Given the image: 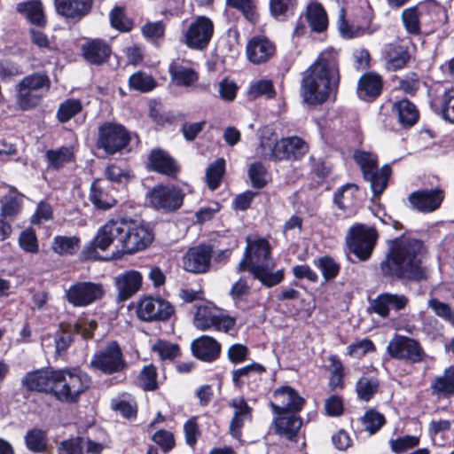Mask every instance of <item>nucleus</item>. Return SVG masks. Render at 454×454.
<instances>
[{"label":"nucleus","instance_id":"obj_1","mask_svg":"<svg viewBox=\"0 0 454 454\" xmlns=\"http://www.w3.org/2000/svg\"><path fill=\"white\" fill-rule=\"evenodd\" d=\"M21 383L30 391L51 392L57 400L71 403L89 388L91 380L78 368L59 371L48 368L27 372Z\"/></svg>","mask_w":454,"mask_h":454},{"label":"nucleus","instance_id":"obj_2","mask_svg":"<svg viewBox=\"0 0 454 454\" xmlns=\"http://www.w3.org/2000/svg\"><path fill=\"white\" fill-rule=\"evenodd\" d=\"M340 73L336 53L322 52L308 69L301 84V97L309 106L322 105L331 94H336Z\"/></svg>","mask_w":454,"mask_h":454},{"label":"nucleus","instance_id":"obj_3","mask_svg":"<svg viewBox=\"0 0 454 454\" xmlns=\"http://www.w3.org/2000/svg\"><path fill=\"white\" fill-rule=\"evenodd\" d=\"M424 244L419 239L400 237L391 241L387 258L381 262L380 270L384 276L400 279L421 280L425 271L421 266Z\"/></svg>","mask_w":454,"mask_h":454},{"label":"nucleus","instance_id":"obj_4","mask_svg":"<svg viewBox=\"0 0 454 454\" xmlns=\"http://www.w3.org/2000/svg\"><path fill=\"white\" fill-rule=\"evenodd\" d=\"M275 267L270 256V246L264 239H247L244 258L238 265V270H249L254 278L264 286L272 287L284 278V270L272 272Z\"/></svg>","mask_w":454,"mask_h":454},{"label":"nucleus","instance_id":"obj_5","mask_svg":"<svg viewBox=\"0 0 454 454\" xmlns=\"http://www.w3.org/2000/svg\"><path fill=\"white\" fill-rule=\"evenodd\" d=\"M51 85V79L44 72H35L24 76L14 88L15 108L23 112L36 108L49 92Z\"/></svg>","mask_w":454,"mask_h":454},{"label":"nucleus","instance_id":"obj_6","mask_svg":"<svg viewBox=\"0 0 454 454\" xmlns=\"http://www.w3.org/2000/svg\"><path fill=\"white\" fill-rule=\"evenodd\" d=\"M260 150L259 153L265 159L273 160H298L307 153L309 146L299 137H284L278 141L271 134L261 137Z\"/></svg>","mask_w":454,"mask_h":454},{"label":"nucleus","instance_id":"obj_7","mask_svg":"<svg viewBox=\"0 0 454 454\" xmlns=\"http://www.w3.org/2000/svg\"><path fill=\"white\" fill-rule=\"evenodd\" d=\"M355 160L360 166L365 180L370 183L371 189L375 196L380 195L387 185L391 168L389 165H384L378 168L377 156L365 152L356 153Z\"/></svg>","mask_w":454,"mask_h":454},{"label":"nucleus","instance_id":"obj_8","mask_svg":"<svg viewBox=\"0 0 454 454\" xmlns=\"http://www.w3.org/2000/svg\"><path fill=\"white\" fill-rule=\"evenodd\" d=\"M125 222L121 220H110L98 231L93 239L95 249L110 251L111 258H117L123 254Z\"/></svg>","mask_w":454,"mask_h":454},{"label":"nucleus","instance_id":"obj_9","mask_svg":"<svg viewBox=\"0 0 454 454\" xmlns=\"http://www.w3.org/2000/svg\"><path fill=\"white\" fill-rule=\"evenodd\" d=\"M129 132L121 124L106 121L98 129L96 146L108 155L124 150L130 143Z\"/></svg>","mask_w":454,"mask_h":454},{"label":"nucleus","instance_id":"obj_10","mask_svg":"<svg viewBox=\"0 0 454 454\" xmlns=\"http://www.w3.org/2000/svg\"><path fill=\"white\" fill-rule=\"evenodd\" d=\"M90 367L106 375H112L124 371L127 363L120 345L113 340L94 353L90 362Z\"/></svg>","mask_w":454,"mask_h":454},{"label":"nucleus","instance_id":"obj_11","mask_svg":"<svg viewBox=\"0 0 454 454\" xmlns=\"http://www.w3.org/2000/svg\"><path fill=\"white\" fill-rule=\"evenodd\" d=\"M377 239V231L364 224H356L351 227L346 237L349 251L360 261H366L371 257Z\"/></svg>","mask_w":454,"mask_h":454},{"label":"nucleus","instance_id":"obj_12","mask_svg":"<svg viewBox=\"0 0 454 454\" xmlns=\"http://www.w3.org/2000/svg\"><path fill=\"white\" fill-rule=\"evenodd\" d=\"M387 354L395 359L410 364L422 363L427 354L420 343L412 338L395 334L387 346Z\"/></svg>","mask_w":454,"mask_h":454},{"label":"nucleus","instance_id":"obj_13","mask_svg":"<svg viewBox=\"0 0 454 454\" xmlns=\"http://www.w3.org/2000/svg\"><path fill=\"white\" fill-rule=\"evenodd\" d=\"M136 313L144 322L167 321L175 313V309L160 297L144 296L137 301Z\"/></svg>","mask_w":454,"mask_h":454},{"label":"nucleus","instance_id":"obj_14","mask_svg":"<svg viewBox=\"0 0 454 454\" xmlns=\"http://www.w3.org/2000/svg\"><path fill=\"white\" fill-rule=\"evenodd\" d=\"M147 199L156 209L174 211L182 206L184 194L173 185H156L147 193Z\"/></svg>","mask_w":454,"mask_h":454},{"label":"nucleus","instance_id":"obj_15","mask_svg":"<svg viewBox=\"0 0 454 454\" xmlns=\"http://www.w3.org/2000/svg\"><path fill=\"white\" fill-rule=\"evenodd\" d=\"M103 294V286L90 281L77 282L66 291L67 300L75 307L88 306L100 300Z\"/></svg>","mask_w":454,"mask_h":454},{"label":"nucleus","instance_id":"obj_16","mask_svg":"<svg viewBox=\"0 0 454 454\" xmlns=\"http://www.w3.org/2000/svg\"><path fill=\"white\" fill-rule=\"evenodd\" d=\"M213 33V21L206 16H199L184 33V43L191 49L203 50L208 45Z\"/></svg>","mask_w":454,"mask_h":454},{"label":"nucleus","instance_id":"obj_17","mask_svg":"<svg viewBox=\"0 0 454 454\" xmlns=\"http://www.w3.org/2000/svg\"><path fill=\"white\" fill-rule=\"evenodd\" d=\"M273 398L274 402H270V405L273 412L278 415L299 412L305 403L298 392L289 386H282L275 389Z\"/></svg>","mask_w":454,"mask_h":454},{"label":"nucleus","instance_id":"obj_18","mask_svg":"<svg viewBox=\"0 0 454 454\" xmlns=\"http://www.w3.org/2000/svg\"><path fill=\"white\" fill-rule=\"evenodd\" d=\"M98 324L94 320L80 318L74 325H68L55 335V345L58 353L65 351L73 341V333L80 334L83 339H90Z\"/></svg>","mask_w":454,"mask_h":454},{"label":"nucleus","instance_id":"obj_19","mask_svg":"<svg viewBox=\"0 0 454 454\" xmlns=\"http://www.w3.org/2000/svg\"><path fill=\"white\" fill-rule=\"evenodd\" d=\"M442 8L434 1L419 3L417 5L404 9L401 20L406 32L410 35L421 34L420 20L426 14L436 12Z\"/></svg>","mask_w":454,"mask_h":454},{"label":"nucleus","instance_id":"obj_20","mask_svg":"<svg viewBox=\"0 0 454 454\" xmlns=\"http://www.w3.org/2000/svg\"><path fill=\"white\" fill-rule=\"evenodd\" d=\"M56 13L62 19L77 23L92 11L93 0H53Z\"/></svg>","mask_w":454,"mask_h":454},{"label":"nucleus","instance_id":"obj_21","mask_svg":"<svg viewBox=\"0 0 454 454\" xmlns=\"http://www.w3.org/2000/svg\"><path fill=\"white\" fill-rule=\"evenodd\" d=\"M235 318L225 315H215L208 307L200 306L194 316L196 328L206 331L214 328L228 333L235 325Z\"/></svg>","mask_w":454,"mask_h":454},{"label":"nucleus","instance_id":"obj_22","mask_svg":"<svg viewBox=\"0 0 454 454\" xmlns=\"http://www.w3.org/2000/svg\"><path fill=\"white\" fill-rule=\"evenodd\" d=\"M212 247L207 245L190 248L183 257L184 269L192 273L201 274L209 270Z\"/></svg>","mask_w":454,"mask_h":454},{"label":"nucleus","instance_id":"obj_23","mask_svg":"<svg viewBox=\"0 0 454 454\" xmlns=\"http://www.w3.org/2000/svg\"><path fill=\"white\" fill-rule=\"evenodd\" d=\"M153 239L150 229L144 225L130 226L125 222L123 254L145 249Z\"/></svg>","mask_w":454,"mask_h":454},{"label":"nucleus","instance_id":"obj_24","mask_svg":"<svg viewBox=\"0 0 454 454\" xmlns=\"http://www.w3.org/2000/svg\"><path fill=\"white\" fill-rule=\"evenodd\" d=\"M443 199V192L439 188L419 190L411 192L408 197L412 208L423 213L436 210Z\"/></svg>","mask_w":454,"mask_h":454},{"label":"nucleus","instance_id":"obj_25","mask_svg":"<svg viewBox=\"0 0 454 454\" xmlns=\"http://www.w3.org/2000/svg\"><path fill=\"white\" fill-rule=\"evenodd\" d=\"M408 301V298L403 294L382 293L371 301L369 310L386 318L391 308L396 311L402 310L407 306Z\"/></svg>","mask_w":454,"mask_h":454},{"label":"nucleus","instance_id":"obj_26","mask_svg":"<svg viewBox=\"0 0 454 454\" xmlns=\"http://www.w3.org/2000/svg\"><path fill=\"white\" fill-rule=\"evenodd\" d=\"M275 52V44L265 36H254L247 42L246 46L248 60L255 65L269 61Z\"/></svg>","mask_w":454,"mask_h":454},{"label":"nucleus","instance_id":"obj_27","mask_svg":"<svg viewBox=\"0 0 454 454\" xmlns=\"http://www.w3.org/2000/svg\"><path fill=\"white\" fill-rule=\"evenodd\" d=\"M142 275L137 270H128L115 278L118 299L126 301L133 296L142 286Z\"/></svg>","mask_w":454,"mask_h":454},{"label":"nucleus","instance_id":"obj_28","mask_svg":"<svg viewBox=\"0 0 454 454\" xmlns=\"http://www.w3.org/2000/svg\"><path fill=\"white\" fill-rule=\"evenodd\" d=\"M147 168L160 174L175 176L179 171L176 160L164 150H152L148 156Z\"/></svg>","mask_w":454,"mask_h":454},{"label":"nucleus","instance_id":"obj_29","mask_svg":"<svg viewBox=\"0 0 454 454\" xmlns=\"http://www.w3.org/2000/svg\"><path fill=\"white\" fill-rule=\"evenodd\" d=\"M84 59L92 65H102L112 53L111 46L102 39L90 40L82 46Z\"/></svg>","mask_w":454,"mask_h":454},{"label":"nucleus","instance_id":"obj_30","mask_svg":"<svg viewBox=\"0 0 454 454\" xmlns=\"http://www.w3.org/2000/svg\"><path fill=\"white\" fill-rule=\"evenodd\" d=\"M193 355L205 362H212L218 358L221 345L212 337L203 335L192 343Z\"/></svg>","mask_w":454,"mask_h":454},{"label":"nucleus","instance_id":"obj_31","mask_svg":"<svg viewBox=\"0 0 454 454\" xmlns=\"http://www.w3.org/2000/svg\"><path fill=\"white\" fill-rule=\"evenodd\" d=\"M382 90V81L380 75L367 73L361 76L357 85L358 97L363 100H372L377 98Z\"/></svg>","mask_w":454,"mask_h":454},{"label":"nucleus","instance_id":"obj_32","mask_svg":"<svg viewBox=\"0 0 454 454\" xmlns=\"http://www.w3.org/2000/svg\"><path fill=\"white\" fill-rule=\"evenodd\" d=\"M301 425V419L294 414L283 413L275 419L277 433L290 441L296 440Z\"/></svg>","mask_w":454,"mask_h":454},{"label":"nucleus","instance_id":"obj_33","mask_svg":"<svg viewBox=\"0 0 454 454\" xmlns=\"http://www.w3.org/2000/svg\"><path fill=\"white\" fill-rule=\"evenodd\" d=\"M385 59L387 68L395 71L403 68L408 63L411 55L407 46L392 43L387 47Z\"/></svg>","mask_w":454,"mask_h":454},{"label":"nucleus","instance_id":"obj_34","mask_svg":"<svg viewBox=\"0 0 454 454\" xmlns=\"http://www.w3.org/2000/svg\"><path fill=\"white\" fill-rule=\"evenodd\" d=\"M393 112L403 127H411L419 120V111L415 105L407 99L397 101L393 106Z\"/></svg>","mask_w":454,"mask_h":454},{"label":"nucleus","instance_id":"obj_35","mask_svg":"<svg viewBox=\"0 0 454 454\" xmlns=\"http://www.w3.org/2000/svg\"><path fill=\"white\" fill-rule=\"evenodd\" d=\"M432 392L445 398L454 395V366L444 370L442 375L436 377L431 384Z\"/></svg>","mask_w":454,"mask_h":454},{"label":"nucleus","instance_id":"obj_36","mask_svg":"<svg viewBox=\"0 0 454 454\" xmlns=\"http://www.w3.org/2000/svg\"><path fill=\"white\" fill-rule=\"evenodd\" d=\"M16 10L18 12L25 15L33 24L43 26L46 22L43 5L39 0L19 3L16 5Z\"/></svg>","mask_w":454,"mask_h":454},{"label":"nucleus","instance_id":"obj_37","mask_svg":"<svg viewBox=\"0 0 454 454\" xmlns=\"http://www.w3.org/2000/svg\"><path fill=\"white\" fill-rule=\"evenodd\" d=\"M173 82L177 86H191L199 79L198 73L191 68L176 63H172L168 67Z\"/></svg>","mask_w":454,"mask_h":454},{"label":"nucleus","instance_id":"obj_38","mask_svg":"<svg viewBox=\"0 0 454 454\" xmlns=\"http://www.w3.org/2000/svg\"><path fill=\"white\" fill-rule=\"evenodd\" d=\"M307 20L315 32H323L327 28V14L323 6L318 3H312L307 8Z\"/></svg>","mask_w":454,"mask_h":454},{"label":"nucleus","instance_id":"obj_39","mask_svg":"<svg viewBox=\"0 0 454 454\" xmlns=\"http://www.w3.org/2000/svg\"><path fill=\"white\" fill-rule=\"evenodd\" d=\"M23 195L17 191H10L1 199V215L12 218L21 209Z\"/></svg>","mask_w":454,"mask_h":454},{"label":"nucleus","instance_id":"obj_40","mask_svg":"<svg viewBox=\"0 0 454 454\" xmlns=\"http://www.w3.org/2000/svg\"><path fill=\"white\" fill-rule=\"evenodd\" d=\"M90 200L97 208L102 210L113 207L117 202L109 192L98 185V182H93L90 186Z\"/></svg>","mask_w":454,"mask_h":454},{"label":"nucleus","instance_id":"obj_41","mask_svg":"<svg viewBox=\"0 0 454 454\" xmlns=\"http://www.w3.org/2000/svg\"><path fill=\"white\" fill-rule=\"evenodd\" d=\"M80 247V240L76 237L57 236L54 238L51 248L59 255L75 254Z\"/></svg>","mask_w":454,"mask_h":454},{"label":"nucleus","instance_id":"obj_42","mask_svg":"<svg viewBox=\"0 0 454 454\" xmlns=\"http://www.w3.org/2000/svg\"><path fill=\"white\" fill-rule=\"evenodd\" d=\"M82 110V104L80 99L68 98L59 104L56 117L61 123H66Z\"/></svg>","mask_w":454,"mask_h":454},{"label":"nucleus","instance_id":"obj_43","mask_svg":"<svg viewBox=\"0 0 454 454\" xmlns=\"http://www.w3.org/2000/svg\"><path fill=\"white\" fill-rule=\"evenodd\" d=\"M380 382L375 378L362 377L356 385L357 396L365 402L370 401L378 392Z\"/></svg>","mask_w":454,"mask_h":454},{"label":"nucleus","instance_id":"obj_44","mask_svg":"<svg viewBox=\"0 0 454 454\" xmlns=\"http://www.w3.org/2000/svg\"><path fill=\"white\" fill-rule=\"evenodd\" d=\"M225 169V161L223 159H218L211 163L206 169V180L210 190L218 188L223 176Z\"/></svg>","mask_w":454,"mask_h":454},{"label":"nucleus","instance_id":"obj_45","mask_svg":"<svg viewBox=\"0 0 454 454\" xmlns=\"http://www.w3.org/2000/svg\"><path fill=\"white\" fill-rule=\"evenodd\" d=\"M338 28L342 37L351 39L362 36L365 34H372L373 31H369L367 28L349 24L345 19L344 10L340 11L338 21Z\"/></svg>","mask_w":454,"mask_h":454},{"label":"nucleus","instance_id":"obj_46","mask_svg":"<svg viewBox=\"0 0 454 454\" xmlns=\"http://www.w3.org/2000/svg\"><path fill=\"white\" fill-rule=\"evenodd\" d=\"M129 84L134 90L148 92L154 89L156 82L151 75L138 71L129 77Z\"/></svg>","mask_w":454,"mask_h":454},{"label":"nucleus","instance_id":"obj_47","mask_svg":"<svg viewBox=\"0 0 454 454\" xmlns=\"http://www.w3.org/2000/svg\"><path fill=\"white\" fill-rule=\"evenodd\" d=\"M153 351L157 353L161 360H173L180 352L177 344L159 340L153 346Z\"/></svg>","mask_w":454,"mask_h":454},{"label":"nucleus","instance_id":"obj_48","mask_svg":"<svg viewBox=\"0 0 454 454\" xmlns=\"http://www.w3.org/2000/svg\"><path fill=\"white\" fill-rule=\"evenodd\" d=\"M110 23L114 28L128 32L132 29L133 22L126 17L124 9L119 6L114 7L110 12Z\"/></svg>","mask_w":454,"mask_h":454},{"label":"nucleus","instance_id":"obj_49","mask_svg":"<svg viewBox=\"0 0 454 454\" xmlns=\"http://www.w3.org/2000/svg\"><path fill=\"white\" fill-rule=\"evenodd\" d=\"M362 421L364 426V429L369 432L370 434H373L385 424V418L381 413L375 410H370L364 413L362 418Z\"/></svg>","mask_w":454,"mask_h":454},{"label":"nucleus","instance_id":"obj_50","mask_svg":"<svg viewBox=\"0 0 454 454\" xmlns=\"http://www.w3.org/2000/svg\"><path fill=\"white\" fill-rule=\"evenodd\" d=\"M317 266L321 270L324 279L327 282L335 278L340 272V264L330 256H323L317 260Z\"/></svg>","mask_w":454,"mask_h":454},{"label":"nucleus","instance_id":"obj_51","mask_svg":"<svg viewBox=\"0 0 454 454\" xmlns=\"http://www.w3.org/2000/svg\"><path fill=\"white\" fill-rule=\"evenodd\" d=\"M265 372V367L260 364L253 363L249 365L236 369L232 372V381L238 387L243 386L242 378L248 377L251 373L261 374Z\"/></svg>","mask_w":454,"mask_h":454},{"label":"nucleus","instance_id":"obj_52","mask_svg":"<svg viewBox=\"0 0 454 454\" xmlns=\"http://www.w3.org/2000/svg\"><path fill=\"white\" fill-rule=\"evenodd\" d=\"M230 5L239 10L244 17L254 23L257 20L256 6L254 0H228Z\"/></svg>","mask_w":454,"mask_h":454},{"label":"nucleus","instance_id":"obj_53","mask_svg":"<svg viewBox=\"0 0 454 454\" xmlns=\"http://www.w3.org/2000/svg\"><path fill=\"white\" fill-rule=\"evenodd\" d=\"M266 168L261 162H254L250 165L248 176L253 187L261 189L266 184Z\"/></svg>","mask_w":454,"mask_h":454},{"label":"nucleus","instance_id":"obj_54","mask_svg":"<svg viewBox=\"0 0 454 454\" xmlns=\"http://www.w3.org/2000/svg\"><path fill=\"white\" fill-rule=\"evenodd\" d=\"M27 447L35 452L43 451L45 448V435L42 430L33 429L27 433L26 437Z\"/></svg>","mask_w":454,"mask_h":454},{"label":"nucleus","instance_id":"obj_55","mask_svg":"<svg viewBox=\"0 0 454 454\" xmlns=\"http://www.w3.org/2000/svg\"><path fill=\"white\" fill-rule=\"evenodd\" d=\"M156 378V367L153 364L145 365L139 374V380L145 390L153 391L158 387Z\"/></svg>","mask_w":454,"mask_h":454},{"label":"nucleus","instance_id":"obj_56","mask_svg":"<svg viewBox=\"0 0 454 454\" xmlns=\"http://www.w3.org/2000/svg\"><path fill=\"white\" fill-rule=\"evenodd\" d=\"M71 152L68 148L50 150L46 153V158L51 167L59 168L71 159Z\"/></svg>","mask_w":454,"mask_h":454},{"label":"nucleus","instance_id":"obj_57","mask_svg":"<svg viewBox=\"0 0 454 454\" xmlns=\"http://www.w3.org/2000/svg\"><path fill=\"white\" fill-rule=\"evenodd\" d=\"M152 440L160 447L164 452L170 451L175 447L174 434L168 430L160 429L152 436Z\"/></svg>","mask_w":454,"mask_h":454},{"label":"nucleus","instance_id":"obj_58","mask_svg":"<svg viewBox=\"0 0 454 454\" xmlns=\"http://www.w3.org/2000/svg\"><path fill=\"white\" fill-rule=\"evenodd\" d=\"M249 95L254 98L263 95L271 98L275 97L276 92L270 81L262 80L251 85Z\"/></svg>","mask_w":454,"mask_h":454},{"label":"nucleus","instance_id":"obj_59","mask_svg":"<svg viewBox=\"0 0 454 454\" xmlns=\"http://www.w3.org/2000/svg\"><path fill=\"white\" fill-rule=\"evenodd\" d=\"M83 438L74 437L59 443V454H83Z\"/></svg>","mask_w":454,"mask_h":454},{"label":"nucleus","instance_id":"obj_60","mask_svg":"<svg viewBox=\"0 0 454 454\" xmlns=\"http://www.w3.org/2000/svg\"><path fill=\"white\" fill-rule=\"evenodd\" d=\"M19 244L26 252H38L37 239L35 231L32 229H27L20 234Z\"/></svg>","mask_w":454,"mask_h":454},{"label":"nucleus","instance_id":"obj_61","mask_svg":"<svg viewBox=\"0 0 454 454\" xmlns=\"http://www.w3.org/2000/svg\"><path fill=\"white\" fill-rule=\"evenodd\" d=\"M419 443V437L413 435H405L390 441L391 450L396 453L404 452L416 447Z\"/></svg>","mask_w":454,"mask_h":454},{"label":"nucleus","instance_id":"obj_62","mask_svg":"<svg viewBox=\"0 0 454 454\" xmlns=\"http://www.w3.org/2000/svg\"><path fill=\"white\" fill-rule=\"evenodd\" d=\"M296 4V0H270V10L271 14L278 18L292 12Z\"/></svg>","mask_w":454,"mask_h":454},{"label":"nucleus","instance_id":"obj_63","mask_svg":"<svg viewBox=\"0 0 454 454\" xmlns=\"http://www.w3.org/2000/svg\"><path fill=\"white\" fill-rule=\"evenodd\" d=\"M442 112L445 120L454 122V88L446 90L442 95Z\"/></svg>","mask_w":454,"mask_h":454},{"label":"nucleus","instance_id":"obj_64","mask_svg":"<svg viewBox=\"0 0 454 454\" xmlns=\"http://www.w3.org/2000/svg\"><path fill=\"white\" fill-rule=\"evenodd\" d=\"M372 350H374V344L368 339H364L348 347V354L355 357H360Z\"/></svg>","mask_w":454,"mask_h":454}]
</instances>
